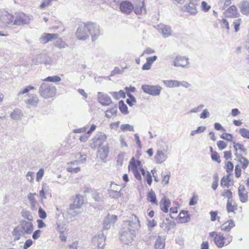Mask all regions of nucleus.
Returning <instances> with one entry per match:
<instances>
[{
	"label": "nucleus",
	"instance_id": "obj_36",
	"mask_svg": "<svg viewBox=\"0 0 249 249\" xmlns=\"http://www.w3.org/2000/svg\"><path fill=\"white\" fill-rule=\"evenodd\" d=\"M121 189L118 190H114L113 189L108 190V194L110 198H118L122 196L121 193Z\"/></svg>",
	"mask_w": 249,
	"mask_h": 249
},
{
	"label": "nucleus",
	"instance_id": "obj_55",
	"mask_svg": "<svg viewBox=\"0 0 249 249\" xmlns=\"http://www.w3.org/2000/svg\"><path fill=\"white\" fill-rule=\"evenodd\" d=\"M233 167V164L230 161H228L226 164V169L227 172L230 174L231 172H232Z\"/></svg>",
	"mask_w": 249,
	"mask_h": 249
},
{
	"label": "nucleus",
	"instance_id": "obj_64",
	"mask_svg": "<svg viewBox=\"0 0 249 249\" xmlns=\"http://www.w3.org/2000/svg\"><path fill=\"white\" fill-rule=\"evenodd\" d=\"M210 116V113L207 109H204L200 115V118L201 119H205Z\"/></svg>",
	"mask_w": 249,
	"mask_h": 249
},
{
	"label": "nucleus",
	"instance_id": "obj_60",
	"mask_svg": "<svg viewBox=\"0 0 249 249\" xmlns=\"http://www.w3.org/2000/svg\"><path fill=\"white\" fill-rule=\"evenodd\" d=\"M44 169L43 168H40L39 171L36 173V180L39 181L40 179H41L44 175Z\"/></svg>",
	"mask_w": 249,
	"mask_h": 249
},
{
	"label": "nucleus",
	"instance_id": "obj_4",
	"mask_svg": "<svg viewBox=\"0 0 249 249\" xmlns=\"http://www.w3.org/2000/svg\"><path fill=\"white\" fill-rule=\"evenodd\" d=\"M142 89L146 94L156 96L160 94L162 88L158 85H143L142 86Z\"/></svg>",
	"mask_w": 249,
	"mask_h": 249
},
{
	"label": "nucleus",
	"instance_id": "obj_45",
	"mask_svg": "<svg viewBox=\"0 0 249 249\" xmlns=\"http://www.w3.org/2000/svg\"><path fill=\"white\" fill-rule=\"evenodd\" d=\"M44 81L52 82H58L61 81V78L57 75L53 76H48L43 80Z\"/></svg>",
	"mask_w": 249,
	"mask_h": 249
},
{
	"label": "nucleus",
	"instance_id": "obj_2",
	"mask_svg": "<svg viewBox=\"0 0 249 249\" xmlns=\"http://www.w3.org/2000/svg\"><path fill=\"white\" fill-rule=\"evenodd\" d=\"M34 231V226L32 222L25 220H21L19 221V224L16 227L12 232L14 236V241L19 240L21 237L25 235L31 234Z\"/></svg>",
	"mask_w": 249,
	"mask_h": 249
},
{
	"label": "nucleus",
	"instance_id": "obj_28",
	"mask_svg": "<svg viewBox=\"0 0 249 249\" xmlns=\"http://www.w3.org/2000/svg\"><path fill=\"white\" fill-rule=\"evenodd\" d=\"M179 217L181 223H187L191 220L190 216L187 211H181L179 214Z\"/></svg>",
	"mask_w": 249,
	"mask_h": 249
},
{
	"label": "nucleus",
	"instance_id": "obj_19",
	"mask_svg": "<svg viewBox=\"0 0 249 249\" xmlns=\"http://www.w3.org/2000/svg\"><path fill=\"white\" fill-rule=\"evenodd\" d=\"M58 35L56 34L44 33L39 38L40 42L45 44L53 39H57Z\"/></svg>",
	"mask_w": 249,
	"mask_h": 249
},
{
	"label": "nucleus",
	"instance_id": "obj_31",
	"mask_svg": "<svg viewBox=\"0 0 249 249\" xmlns=\"http://www.w3.org/2000/svg\"><path fill=\"white\" fill-rule=\"evenodd\" d=\"M39 58L40 59V63L44 64L46 66H51L53 63L52 59L46 54L39 55Z\"/></svg>",
	"mask_w": 249,
	"mask_h": 249
},
{
	"label": "nucleus",
	"instance_id": "obj_26",
	"mask_svg": "<svg viewBox=\"0 0 249 249\" xmlns=\"http://www.w3.org/2000/svg\"><path fill=\"white\" fill-rule=\"evenodd\" d=\"M22 113L21 111L18 108H15L11 112L10 115V118L15 121H18L21 119Z\"/></svg>",
	"mask_w": 249,
	"mask_h": 249
},
{
	"label": "nucleus",
	"instance_id": "obj_38",
	"mask_svg": "<svg viewBox=\"0 0 249 249\" xmlns=\"http://www.w3.org/2000/svg\"><path fill=\"white\" fill-rule=\"evenodd\" d=\"M185 11L190 13L191 15H195L197 13L195 4L194 3L190 2L186 6Z\"/></svg>",
	"mask_w": 249,
	"mask_h": 249
},
{
	"label": "nucleus",
	"instance_id": "obj_33",
	"mask_svg": "<svg viewBox=\"0 0 249 249\" xmlns=\"http://www.w3.org/2000/svg\"><path fill=\"white\" fill-rule=\"evenodd\" d=\"M163 82L166 87L169 88L178 87L180 86V82L177 80H163Z\"/></svg>",
	"mask_w": 249,
	"mask_h": 249
},
{
	"label": "nucleus",
	"instance_id": "obj_13",
	"mask_svg": "<svg viewBox=\"0 0 249 249\" xmlns=\"http://www.w3.org/2000/svg\"><path fill=\"white\" fill-rule=\"evenodd\" d=\"M98 100L102 106H107L112 103L111 98L106 93L98 92Z\"/></svg>",
	"mask_w": 249,
	"mask_h": 249
},
{
	"label": "nucleus",
	"instance_id": "obj_1",
	"mask_svg": "<svg viewBox=\"0 0 249 249\" xmlns=\"http://www.w3.org/2000/svg\"><path fill=\"white\" fill-rule=\"evenodd\" d=\"M128 227L125 229H123L120 233L121 240L124 244L131 243L135 236V231L140 226V221L135 215H132L131 220L128 221Z\"/></svg>",
	"mask_w": 249,
	"mask_h": 249
},
{
	"label": "nucleus",
	"instance_id": "obj_44",
	"mask_svg": "<svg viewBox=\"0 0 249 249\" xmlns=\"http://www.w3.org/2000/svg\"><path fill=\"white\" fill-rule=\"evenodd\" d=\"M54 45L56 47L60 49L65 48L68 46V45L60 38L57 39L55 42Z\"/></svg>",
	"mask_w": 249,
	"mask_h": 249
},
{
	"label": "nucleus",
	"instance_id": "obj_17",
	"mask_svg": "<svg viewBox=\"0 0 249 249\" xmlns=\"http://www.w3.org/2000/svg\"><path fill=\"white\" fill-rule=\"evenodd\" d=\"M117 220V216L116 215H110L108 214L105 217L103 225L104 228L106 230L110 229L111 224H114Z\"/></svg>",
	"mask_w": 249,
	"mask_h": 249
},
{
	"label": "nucleus",
	"instance_id": "obj_39",
	"mask_svg": "<svg viewBox=\"0 0 249 249\" xmlns=\"http://www.w3.org/2000/svg\"><path fill=\"white\" fill-rule=\"evenodd\" d=\"M227 13L229 14V16L231 17H236L239 13L237 12V8L234 5L230 6L227 10Z\"/></svg>",
	"mask_w": 249,
	"mask_h": 249
},
{
	"label": "nucleus",
	"instance_id": "obj_32",
	"mask_svg": "<svg viewBox=\"0 0 249 249\" xmlns=\"http://www.w3.org/2000/svg\"><path fill=\"white\" fill-rule=\"evenodd\" d=\"M241 13L244 15L249 14V2L247 1H242L239 5Z\"/></svg>",
	"mask_w": 249,
	"mask_h": 249
},
{
	"label": "nucleus",
	"instance_id": "obj_22",
	"mask_svg": "<svg viewBox=\"0 0 249 249\" xmlns=\"http://www.w3.org/2000/svg\"><path fill=\"white\" fill-rule=\"evenodd\" d=\"M130 164L132 166V170L135 177L139 180H142V177L140 172L137 168V165L135 164V160L134 158H132L130 162Z\"/></svg>",
	"mask_w": 249,
	"mask_h": 249
},
{
	"label": "nucleus",
	"instance_id": "obj_6",
	"mask_svg": "<svg viewBox=\"0 0 249 249\" xmlns=\"http://www.w3.org/2000/svg\"><path fill=\"white\" fill-rule=\"evenodd\" d=\"M107 139L106 135L102 132H98L93 138L91 146L94 149L100 147Z\"/></svg>",
	"mask_w": 249,
	"mask_h": 249
},
{
	"label": "nucleus",
	"instance_id": "obj_30",
	"mask_svg": "<svg viewBox=\"0 0 249 249\" xmlns=\"http://www.w3.org/2000/svg\"><path fill=\"white\" fill-rule=\"evenodd\" d=\"M166 221L167 222V223L163 221L160 225V227L164 230L169 231L170 230L171 226H176L175 222L169 220L168 218H166Z\"/></svg>",
	"mask_w": 249,
	"mask_h": 249
},
{
	"label": "nucleus",
	"instance_id": "obj_37",
	"mask_svg": "<svg viewBox=\"0 0 249 249\" xmlns=\"http://www.w3.org/2000/svg\"><path fill=\"white\" fill-rule=\"evenodd\" d=\"M21 215L24 218L28 220L29 222H32L33 221L34 218L32 213L30 211L22 210L21 211Z\"/></svg>",
	"mask_w": 249,
	"mask_h": 249
},
{
	"label": "nucleus",
	"instance_id": "obj_48",
	"mask_svg": "<svg viewBox=\"0 0 249 249\" xmlns=\"http://www.w3.org/2000/svg\"><path fill=\"white\" fill-rule=\"evenodd\" d=\"M121 129L123 131H134V127L129 124H123L120 126Z\"/></svg>",
	"mask_w": 249,
	"mask_h": 249
},
{
	"label": "nucleus",
	"instance_id": "obj_23",
	"mask_svg": "<svg viewBox=\"0 0 249 249\" xmlns=\"http://www.w3.org/2000/svg\"><path fill=\"white\" fill-rule=\"evenodd\" d=\"M165 238L164 236L158 235L155 243V249H164L165 247Z\"/></svg>",
	"mask_w": 249,
	"mask_h": 249
},
{
	"label": "nucleus",
	"instance_id": "obj_59",
	"mask_svg": "<svg viewBox=\"0 0 249 249\" xmlns=\"http://www.w3.org/2000/svg\"><path fill=\"white\" fill-rule=\"evenodd\" d=\"M217 145L219 150H222L227 147V144L223 141H219L217 142Z\"/></svg>",
	"mask_w": 249,
	"mask_h": 249
},
{
	"label": "nucleus",
	"instance_id": "obj_51",
	"mask_svg": "<svg viewBox=\"0 0 249 249\" xmlns=\"http://www.w3.org/2000/svg\"><path fill=\"white\" fill-rule=\"evenodd\" d=\"M238 195L240 200L242 202L245 203L248 201V195L246 193L239 192Z\"/></svg>",
	"mask_w": 249,
	"mask_h": 249
},
{
	"label": "nucleus",
	"instance_id": "obj_8",
	"mask_svg": "<svg viewBox=\"0 0 249 249\" xmlns=\"http://www.w3.org/2000/svg\"><path fill=\"white\" fill-rule=\"evenodd\" d=\"M175 67H181L183 68H189V58L185 56H177L173 62Z\"/></svg>",
	"mask_w": 249,
	"mask_h": 249
},
{
	"label": "nucleus",
	"instance_id": "obj_12",
	"mask_svg": "<svg viewBox=\"0 0 249 249\" xmlns=\"http://www.w3.org/2000/svg\"><path fill=\"white\" fill-rule=\"evenodd\" d=\"M14 16L7 11H3L0 12V21L4 25L7 26L10 24L14 19Z\"/></svg>",
	"mask_w": 249,
	"mask_h": 249
},
{
	"label": "nucleus",
	"instance_id": "obj_62",
	"mask_svg": "<svg viewBox=\"0 0 249 249\" xmlns=\"http://www.w3.org/2000/svg\"><path fill=\"white\" fill-rule=\"evenodd\" d=\"M201 7L202 8V10L204 12H207L211 8V6L205 1H202L201 2Z\"/></svg>",
	"mask_w": 249,
	"mask_h": 249
},
{
	"label": "nucleus",
	"instance_id": "obj_54",
	"mask_svg": "<svg viewBox=\"0 0 249 249\" xmlns=\"http://www.w3.org/2000/svg\"><path fill=\"white\" fill-rule=\"evenodd\" d=\"M35 89V88L33 86H27L25 88H24L23 90H20L18 92V95H21V94L27 93L30 90H32V89Z\"/></svg>",
	"mask_w": 249,
	"mask_h": 249
},
{
	"label": "nucleus",
	"instance_id": "obj_61",
	"mask_svg": "<svg viewBox=\"0 0 249 249\" xmlns=\"http://www.w3.org/2000/svg\"><path fill=\"white\" fill-rule=\"evenodd\" d=\"M146 180L147 184L149 185H151L152 182V176L150 173L149 171H146Z\"/></svg>",
	"mask_w": 249,
	"mask_h": 249
},
{
	"label": "nucleus",
	"instance_id": "obj_47",
	"mask_svg": "<svg viewBox=\"0 0 249 249\" xmlns=\"http://www.w3.org/2000/svg\"><path fill=\"white\" fill-rule=\"evenodd\" d=\"M233 146L234 149H235V151H237L238 150H239L243 152H245L246 149L244 145L240 144V143L235 142H233Z\"/></svg>",
	"mask_w": 249,
	"mask_h": 249
},
{
	"label": "nucleus",
	"instance_id": "obj_49",
	"mask_svg": "<svg viewBox=\"0 0 249 249\" xmlns=\"http://www.w3.org/2000/svg\"><path fill=\"white\" fill-rule=\"evenodd\" d=\"M239 133L244 138L249 139V130L242 128L239 129Z\"/></svg>",
	"mask_w": 249,
	"mask_h": 249
},
{
	"label": "nucleus",
	"instance_id": "obj_53",
	"mask_svg": "<svg viewBox=\"0 0 249 249\" xmlns=\"http://www.w3.org/2000/svg\"><path fill=\"white\" fill-rule=\"evenodd\" d=\"M218 212L217 211H211L210 214L211 215V220L212 221H214L217 220L219 221L220 217L217 216Z\"/></svg>",
	"mask_w": 249,
	"mask_h": 249
},
{
	"label": "nucleus",
	"instance_id": "obj_50",
	"mask_svg": "<svg viewBox=\"0 0 249 249\" xmlns=\"http://www.w3.org/2000/svg\"><path fill=\"white\" fill-rule=\"evenodd\" d=\"M232 192L229 190H225L224 192L223 193V196L226 197L228 198L227 201L229 200V201H232Z\"/></svg>",
	"mask_w": 249,
	"mask_h": 249
},
{
	"label": "nucleus",
	"instance_id": "obj_43",
	"mask_svg": "<svg viewBox=\"0 0 249 249\" xmlns=\"http://www.w3.org/2000/svg\"><path fill=\"white\" fill-rule=\"evenodd\" d=\"M238 161L241 164V167L243 169H246L249 164V160L244 157H241V159L238 160Z\"/></svg>",
	"mask_w": 249,
	"mask_h": 249
},
{
	"label": "nucleus",
	"instance_id": "obj_11",
	"mask_svg": "<svg viewBox=\"0 0 249 249\" xmlns=\"http://www.w3.org/2000/svg\"><path fill=\"white\" fill-rule=\"evenodd\" d=\"M105 240L106 236L102 231H99L97 235L94 236L92 239L93 242L97 243L98 249H103V247L105 245Z\"/></svg>",
	"mask_w": 249,
	"mask_h": 249
},
{
	"label": "nucleus",
	"instance_id": "obj_9",
	"mask_svg": "<svg viewBox=\"0 0 249 249\" xmlns=\"http://www.w3.org/2000/svg\"><path fill=\"white\" fill-rule=\"evenodd\" d=\"M86 23L84 26H79L77 29L76 35L78 39L85 40L89 37V32L86 27Z\"/></svg>",
	"mask_w": 249,
	"mask_h": 249
},
{
	"label": "nucleus",
	"instance_id": "obj_57",
	"mask_svg": "<svg viewBox=\"0 0 249 249\" xmlns=\"http://www.w3.org/2000/svg\"><path fill=\"white\" fill-rule=\"evenodd\" d=\"M211 157L213 160L217 161L218 163H220L221 162L220 156L216 151L213 152Z\"/></svg>",
	"mask_w": 249,
	"mask_h": 249
},
{
	"label": "nucleus",
	"instance_id": "obj_35",
	"mask_svg": "<svg viewBox=\"0 0 249 249\" xmlns=\"http://www.w3.org/2000/svg\"><path fill=\"white\" fill-rule=\"evenodd\" d=\"M147 199L148 201L152 204H157L158 201L155 192L153 190H151L147 194Z\"/></svg>",
	"mask_w": 249,
	"mask_h": 249
},
{
	"label": "nucleus",
	"instance_id": "obj_24",
	"mask_svg": "<svg viewBox=\"0 0 249 249\" xmlns=\"http://www.w3.org/2000/svg\"><path fill=\"white\" fill-rule=\"evenodd\" d=\"M28 96L29 99L26 100V103L31 106L36 107L39 101L36 95L35 94H29Z\"/></svg>",
	"mask_w": 249,
	"mask_h": 249
},
{
	"label": "nucleus",
	"instance_id": "obj_29",
	"mask_svg": "<svg viewBox=\"0 0 249 249\" xmlns=\"http://www.w3.org/2000/svg\"><path fill=\"white\" fill-rule=\"evenodd\" d=\"M125 89L126 90V94L129 98L128 99H126V102L130 107H132L134 104L137 102L136 99L132 94H131L130 92H128V87H126Z\"/></svg>",
	"mask_w": 249,
	"mask_h": 249
},
{
	"label": "nucleus",
	"instance_id": "obj_58",
	"mask_svg": "<svg viewBox=\"0 0 249 249\" xmlns=\"http://www.w3.org/2000/svg\"><path fill=\"white\" fill-rule=\"evenodd\" d=\"M39 217L41 219H45L47 217V213L45 211L40 207L38 209Z\"/></svg>",
	"mask_w": 249,
	"mask_h": 249
},
{
	"label": "nucleus",
	"instance_id": "obj_40",
	"mask_svg": "<svg viewBox=\"0 0 249 249\" xmlns=\"http://www.w3.org/2000/svg\"><path fill=\"white\" fill-rule=\"evenodd\" d=\"M231 174H229L226 176V177H224L221 180V185L227 187H229L230 185V182L231 181Z\"/></svg>",
	"mask_w": 249,
	"mask_h": 249
},
{
	"label": "nucleus",
	"instance_id": "obj_21",
	"mask_svg": "<svg viewBox=\"0 0 249 249\" xmlns=\"http://www.w3.org/2000/svg\"><path fill=\"white\" fill-rule=\"evenodd\" d=\"M108 153V149L107 146H103L98 150L97 157L101 160L105 161Z\"/></svg>",
	"mask_w": 249,
	"mask_h": 249
},
{
	"label": "nucleus",
	"instance_id": "obj_7",
	"mask_svg": "<svg viewBox=\"0 0 249 249\" xmlns=\"http://www.w3.org/2000/svg\"><path fill=\"white\" fill-rule=\"evenodd\" d=\"M30 22V18L28 16L23 13H19L16 14L15 19L14 21V25H24L28 24Z\"/></svg>",
	"mask_w": 249,
	"mask_h": 249
},
{
	"label": "nucleus",
	"instance_id": "obj_42",
	"mask_svg": "<svg viewBox=\"0 0 249 249\" xmlns=\"http://www.w3.org/2000/svg\"><path fill=\"white\" fill-rule=\"evenodd\" d=\"M226 208L229 213L231 212L235 213V210L237 209V205H232V201L229 200L227 201Z\"/></svg>",
	"mask_w": 249,
	"mask_h": 249
},
{
	"label": "nucleus",
	"instance_id": "obj_20",
	"mask_svg": "<svg viewBox=\"0 0 249 249\" xmlns=\"http://www.w3.org/2000/svg\"><path fill=\"white\" fill-rule=\"evenodd\" d=\"M171 204L170 200L164 196L160 202V206L161 210L164 213H167L168 212V208Z\"/></svg>",
	"mask_w": 249,
	"mask_h": 249
},
{
	"label": "nucleus",
	"instance_id": "obj_10",
	"mask_svg": "<svg viewBox=\"0 0 249 249\" xmlns=\"http://www.w3.org/2000/svg\"><path fill=\"white\" fill-rule=\"evenodd\" d=\"M167 149H159L157 150L155 155V160L157 163L161 164L167 159Z\"/></svg>",
	"mask_w": 249,
	"mask_h": 249
},
{
	"label": "nucleus",
	"instance_id": "obj_14",
	"mask_svg": "<svg viewBox=\"0 0 249 249\" xmlns=\"http://www.w3.org/2000/svg\"><path fill=\"white\" fill-rule=\"evenodd\" d=\"M232 240V237H230V238H228V241H227L225 239V238L223 236V235H221L219 234L218 236H215L214 238V242L217 247L221 248H222L224 245H228L230 243V242Z\"/></svg>",
	"mask_w": 249,
	"mask_h": 249
},
{
	"label": "nucleus",
	"instance_id": "obj_3",
	"mask_svg": "<svg viewBox=\"0 0 249 249\" xmlns=\"http://www.w3.org/2000/svg\"><path fill=\"white\" fill-rule=\"evenodd\" d=\"M38 92L42 97L47 99L54 96L56 89L52 84L43 82L39 88Z\"/></svg>",
	"mask_w": 249,
	"mask_h": 249
},
{
	"label": "nucleus",
	"instance_id": "obj_34",
	"mask_svg": "<svg viewBox=\"0 0 249 249\" xmlns=\"http://www.w3.org/2000/svg\"><path fill=\"white\" fill-rule=\"evenodd\" d=\"M117 112V107L116 105H114L106 110L105 116L107 118H110L112 116L116 115Z\"/></svg>",
	"mask_w": 249,
	"mask_h": 249
},
{
	"label": "nucleus",
	"instance_id": "obj_15",
	"mask_svg": "<svg viewBox=\"0 0 249 249\" xmlns=\"http://www.w3.org/2000/svg\"><path fill=\"white\" fill-rule=\"evenodd\" d=\"M84 203V197L80 195H77L74 199L73 203L70 205L71 210H74L75 209H79Z\"/></svg>",
	"mask_w": 249,
	"mask_h": 249
},
{
	"label": "nucleus",
	"instance_id": "obj_46",
	"mask_svg": "<svg viewBox=\"0 0 249 249\" xmlns=\"http://www.w3.org/2000/svg\"><path fill=\"white\" fill-rule=\"evenodd\" d=\"M36 193H29L28 195V199L30 201L31 205L34 207L37 203L36 200L35 199V196L36 195Z\"/></svg>",
	"mask_w": 249,
	"mask_h": 249
},
{
	"label": "nucleus",
	"instance_id": "obj_52",
	"mask_svg": "<svg viewBox=\"0 0 249 249\" xmlns=\"http://www.w3.org/2000/svg\"><path fill=\"white\" fill-rule=\"evenodd\" d=\"M220 137L222 139L226 140L229 142L232 141L233 136L230 133H223L221 135Z\"/></svg>",
	"mask_w": 249,
	"mask_h": 249
},
{
	"label": "nucleus",
	"instance_id": "obj_27",
	"mask_svg": "<svg viewBox=\"0 0 249 249\" xmlns=\"http://www.w3.org/2000/svg\"><path fill=\"white\" fill-rule=\"evenodd\" d=\"M234 226V221L230 220L223 223L221 226V229L222 231H229Z\"/></svg>",
	"mask_w": 249,
	"mask_h": 249
},
{
	"label": "nucleus",
	"instance_id": "obj_25",
	"mask_svg": "<svg viewBox=\"0 0 249 249\" xmlns=\"http://www.w3.org/2000/svg\"><path fill=\"white\" fill-rule=\"evenodd\" d=\"M133 9L134 12L137 15H141L142 13H146V9L144 7V2L142 1L141 3L135 4Z\"/></svg>",
	"mask_w": 249,
	"mask_h": 249
},
{
	"label": "nucleus",
	"instance_id": "obj_41",
	"mask_svg": "<svg viewBox=\"0 0 249 249\" xmlns=\"http://www.w3.org/2000/svg\"><path fill=\"white\" fill-rule=\"evenodd\" d=\"M119 107L120 111L124 114H127L128 113L127 106L124 104L123 100H121L119 102Z\"/></svg>",
	"mask_w": 249,
	"mask_h": 249
},
{
	"label": "nucleus",
	"instance_id": "obj_18",
	"mask_svg": "<svg viewBox=\"0 0 249 249\" xmlns=\"http://www.w3.org/2000/svg\"><path fill=\"white\" fill-rule=\"evenodd\" d=\"M133 8V5L128 1H123L120 4V10L125 14H130Z\"/></svg>",
	"mask_w": 249,
	"mask_h": 249
},
{
	"label": "nucleus",
	"instance_id": "obj_16",
	"mask_svg": "<svg viewBox=\"0 0 249 249\" xmlns=\"http://www.w3.org/2000/svg\"><path fill=\"white\" fill-rule=\"evenodd\" d=\"M157 29L164 37H168L171 35V28L169 26L160 24L157 26Z\"/></svg>",
	"mask_w": 249,
	"mask_h": 249
},
{
	"label": "nucleus",
	"instance_id": "obj_56",
	"mask_svg": "<svg viewBox=\"0 0 249 249\" xmlns=\"http://www.w3.org/2000/svg\"><path fill=\"white\" fill-rule=\"evenodd\" d=\"M241 19L238 18L234 19L233 22V24L234 25V28L235 32H237L239 30V27L241 24Z\"/></svg>",
	"mask_w": 249,
	"mask_h": 249
},
{
	"label": "nucleus",
	"instance_id": "obj_5",
	"mask_svg": "<svg viewBox=\"0 0 249 249\" xmlns=\"http://www.w3.org/2000/svg\"><path fill=\"white\" fill-rule=\"evenodd\" d=\"M86 27L91 36L92 41H95L100 35L99 26L95 23L88 22L86 23Z\"/></svg>",
	"mask_w": 249,
	"mask_h": 249
},
{
	"label": "nucleus",
	"instance_id": "obj_63",
	"mask_svg": "<svg viewBox=\"0 0 249 249\" xmlns=\"http://www.w3.org/2000/svg\"><path fill=\"white\" fill-rule=\"evenodd\" d=\"M241 169L239 165H236L235 167V175L237 178L241 176Z\"/></svg>",
	"mask_w": 249,
	"mask_h": 249
}]
</instances>
